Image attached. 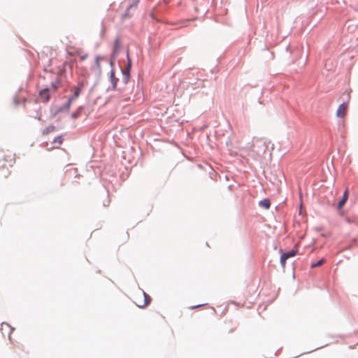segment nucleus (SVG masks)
<instances>
[{
  "label": "nucleus",
  "instance_id": "obj_7",
  "mask_svg": "<svg viewBox=\"0 0 358 358\" xmlns=\"http://www.w3.org/2000/svg\"><path fill=\"white\" fill-rule=\"evenodd\" d=\"M348 199V189H346L343 193L342 199L339 201V202L338 203V209H341L343 207V206L345 204Z\"/></svg>",
  "mask_w": 358,
  "mask_h": 358
},
{
  "label": "nucleus",
  "instance_id": "obj_14",
  "mask_svg": "<svg viewBox=\"0 0 358 358\" xmlns=\"http://www.w3.org/2000/svg\"><path fill=\"white\" fill-rule=\"evenodd\" d=\"M189 22V20L182 21V22H179L178 24H176V26L173 29H178V28L186 27Z\"/></svg>",
  "mask_w": 358,
  "mask_h": 358
},
{
  "label": "nucleus",
  "instance_id": "obj_11",
  "mask_svg": "<svg viewBox=\"0 0 358 358\" xmlns=\"http://www.w3.org/2000/svg\"><path fill=\"white\" fill-rule=\"evenodd\" d=\"M110 78L113 85V87L115 89L117 86V79L115 78V73L113 70L110 71Z\"/></svg>",
  "mask_w": 358,
  "mask_h": 358
},
{
  "label": "nucleus",
  "instance_id": "obj_3",
  "mask_svg": "<svg viewBox=\"0 0 358 358\" xmlns=\"http://www.w3.org/2000/svg\"><path fill=\"white\" fill-rule=\"evenodd\" d=\"M296 254V251L294 250H290L287 252L283 253L280 257V263H281L282 266L285 267L287 259H288L289 257H292L295 256Z\"/></svg>",
  "mask_w": 358,
  "mask_h": 358
},
{
  "label": "nucleus",
  "instance_id": "obj_20",
  "mask_svg": "<svg viewBox=\"0 0 358 358\" xmlns=\"http://www.w3.org/2000/svg\"><path fill=\"white\" fill-rule=\"evenodd\" d=\"M113 45H119V40L117 38L115 40Z\"/></svg>",
  "mask_w": 358,
  "mask_h": 358
},
{
  "label": "nucleus",
  "instance_id": "obj_4",
  "mask_svg": "<svg viewBox=\"0 0 358 358\" xmlns=\"http://www.w3.org/2000/svg\"><path fill=\"white\" fill-rule=\"evenodd\" d=\"M348 108V103H343L341 104L336 110V116L341 118L345 117L347 113Z\"/></svg>",
  "mask_w": 358,
  "mask_h": 358
},
{
  "label": "nucleus",
  "instance_id": "obj_18",
  "mask_svg": "<svg viewBox=\"0 0 358 358\" xmlns=\"http://www.w3.org/2000/svg\"><path fill=\"white\" fill-rule=\"evenodd\" d=\"M10 166H12V164L15 163V159L13 156H10Z\"/></svg>",
  "mask_w": 358,
  "mask_h": 358
},
{
  "label": "nucleus",
  "instance_id": "obj_8",
  "mask_svg": "<svg viewBox=\"0 0 358 358\" xmlns=\"http://www.w3.org/2000/svg\"><path fill=\"white\" fill-rule=\"evenodd\" d=\"M62 143L63 138L62 136H59L56 137L52 141V144H55V145H52L48 149L58 148L62 144Z\"/></svg>",
  "mask_w": 358,
  "mask_h": 358
},
{
  "label": "nucleus",
  "instance_id": "obj_6",
  "mask_svg": "<svg viewBox=\"0 0 358 358\" xmlns=\"http://www.w3.org/2000/svg\"><path fill=\"white\" fill-rule=\"evenodd\" d=\"M82 87H83V85L81 84L80 86L76 87L74 88L73 94L69 99V104L71 103V101H73L74 99H76L79 96V94L82 90Z\"/></svg>",
  "mask_w": 358,
  "mask_h": 358
},
{
  "label": "nucleus",
  "instance_id": "obj_2",
  "mask_svg": "<svg viewBox=\"0 0 358 358\" xmlns=\"http://www.w3.org/2000/svg\"><path fill=\"white\" fill-rule=\"evenodd\" d=\"M140 0H132V3L129 5L125 13L122 15V20H125L126 18H130L135 14V12L137 10L138 3Z\"/></svg>",
  "mask_w": 358,
  "mask_h": 358
},
{
  "label": "nucleus",
  "instance_id": "obj_12",
  "mask_svg": "<svg viewBox=\"0 0 358 358\" xmlns=\"http://www.w3.org/2000/svg\"><path fill=\"white\" fill-rule=\"evenodd\" d=\"M67 52L69 55H78L80 59L81 60H84L87 58V55L86 54H81L79 52H76V53H73V52H71L69 49L67 50Z\"/></svg>",
  "mask_w": 358,
  "mask_h": 358
},
{
  "label": "nucleus",
  "instance_id": "obj_21",
  "mask_svg": "<svg viewBox=\"0 0 358 358\" xmlns=\"http://www.w3.org/2000/svg\"><path fill=\"white\" fill-rule=\"evenodd\" d=\"M106 61L107 62H108L110 65H112V64H113V61H112V60L108 61V60H106Z\"/></svg>",
  "mask_w": 358,
  "mask_h": 358
},
{
  "label": "nucleus",
  "instance_id": "obj_5",
  "mask_svg": "<svg viewBox=\"0 0 358 358\" xmlns=\"http://www.w3.org/2000/svg\"><path fill=\"white\" fill-rule=\"evenodd\" d=\"M51 90L48 87H46L42 90L39 92V97L43 102H48L50 100V91Z\"/></svg>",
  "mask_w": 358,
  "mask_h": 358
},
{
  "label": "nucleus",
  "instance_id": "obj_15",
  "mask_svg": "<svg viewBox=\"0 0 358 358\" xmlns=\"http://www.w3.org/2000/svg\"><path fill=\"white\" fill-rule=\"evenodd\" d=\"M326 262V259L324 258L321 259L317 262L311 265V268H315L322 266L324 262Z\"/></svg>",
  "mask_w": 358,
  "mask_h": 358
},
{
  "label": "nucleus",
  "instance_id": "obj_9",
  "mask_svg": "<svg viewBox=\"0 0 358 358\" xmlns=\"http://www.w3.org/2000/svg\"><path fill=\"white\" fill-rule=\"evenodd\" d=\"M61 84V80L59 76H57L55 80L51 83L50 90L52 91H56Z\"/></svg>",
  "mask_w": 358,
  "mask_h": 358
},
{
  "label": "nucleus",
  "instance_id": "obj_1",
  "mask_svg": "<svg viewBox=\"0 0 358 358\" xmlns=\"http://www.w3.org/2000/svg\"><path fill=\"white\" fill-rule=\"evenodd\" d=\"M150 296L144 292H140L135 296L134 302L139 308H144L150 304Z\"/></svg>",
  "mask_w": 358,
  "mask_h": 358
},
{
  "label": "nucleus",
  "instance_id": "obj_17",
  "mask_svg": "<svg viewBox=\"0 0 358 358\" xmlns=\"http://www.w3.org/2000/svg\"><path fill=\"white\" fill-rule=\"evenodd\" d=\"M127 66H128V68L131 67V60H130L128 52H127Z\"/></svg>",
  "mask_w": 358,
  "mask_h": 358
},
{
  "label": "nucleus",
  "instance_id": "obj_13",
  "mask_svg": "<svg viewBox=\"0 0 358 358\" xmlns=\"http://www.w3.org/2000/svg\"><path fill=\"white\" fill-rule=\"evenodd\" d=\"M55 126H53V125H50V126H48V127H46L45 129H44L43 130L42 134H43V135H47V134H50V133H51V132L54 131H55Z\"/></svg>",
  "mask_w": 358,
  "mask_h": 358
},
{
  "label": "nucleus",
  "instance_id": "obj_19",
  "mask_svg": "<svg viewBox=\"0 0 358 358\" xmlns=\"http://www.w3.org/2000/svg\"><path fill=\"white\" fill-rule=\"evenodd\" d=\"M205 304H203V306H204ZM202 306V305H197V306H192L190 308L191 309H194V308H199V307H201Z\"/></svg>",
  "mask_w": 358,
  "mask_h": 358
},
{
  "label": "nucleus",
  "instance_id": "obj_16",
  "mask_svg": "<svg viewBox=\"0 0 358 358\" xmlns=\"http://www.w3.org/2000/svg\"><path fill=\"white\" fill-rule=\"evenodd\" d=\"M103 60H105V59L103 57H101L99 56L96 57V65L99 71H100V62L103 61Z\"/></svg>",
  "mask_w": 358,
  "mask_h": 358
},
{
  "label": "nucleus",
  "instance_id": "obj_10",
  "mask_svg": "<svg viewBox=\"0 0 358 358\" xmlns=\"http://www.w3.org/2000/svg\"><path fill=\"white\" fill-rule=\"evenodd\" d=\"M259 205L265 209H268L271 206V203L268 199H265L264 200L260 201Z\"/></svg>",
  "mask_w": 358,
  "mask_h": 358
}]
</instances>
